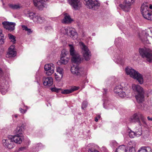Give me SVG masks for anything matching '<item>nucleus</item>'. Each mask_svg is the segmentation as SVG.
Wrapping results in <instances>:
<instances>
[{
	"mask_svg": "<svg viewBox=\"0 0 152 152\" xmlns=\"http://www.w3.org/2000/svg\"><path fill=\"white\" fill-rule=\"evenodd\" d=\"M126 74L129 75L132 78L137 80L140 84L143 83V78L142 76L137 71L132 68L131 67H127L125 69Z\"/></svg>",
	"mask_w": 152,
	"mask_h": 152,
	"instance_id": "obj_1",
	"label": "nucleus"
},
{
	"mask_svg": "<svg viewBox=\"0 0 152 152\" xmlns=\"http://www.w3.org/2000/svg\"><path fill=\"white\" fill-rule=\"evenodd\" d=\"M139 53L142 57L149 63H152V50L148 48L144 47L140 48Z\"/></svg>",
	"mask_w": 152,
	"mask_h": 152,
	"instance_id": "obj_2",
	"label": "nucleus"
},
{
	"mask_svg": "<svg viewBox=\"0 0 152 152\" xmlns=\"http://www.w3.org/2000/svg\"><path fill=\"white\" fill-rule=\"evenodd\" d=\"M140 37L144 43L150 44L149 40L152 39V29H148L143 31Z\"/></svg>",
	"mask_w": 152,
	"mask_h": 152,
	"instance_id": "obj_3",
	"label": "nucleus"
},
{
	"mask_svg": "<svg viewBox=\"0 0 152 152\" xmlns=\"http://www.w3.org/2000/svg\"><path fill=\"white\" fill-rule=\"evenodd\" d=\"M28 17L30 19H32L35 23H42L45 21L43 17L33 12L29 13L28 15Z\"/></svg>",
	"mask_w": 152,
	"mask_h": 152,
	"instance_id": "obj_4",
	"label": "nucleus"
},
{
	"mask_svg": "<svg viewBox=\"0 0 152 152\" xmlns=\"http://www.w3.org/2000/svg\"><path fill=\"white\" fill-rule=\"evenodd\" d=\"M79 44L81 48L82 49V53L83 54L85 60L86 61H88L90 60L91 55L90 52L88 48L82 42L79 43Z\"/></svg>",
	"mask_w": 152,
	"mask_h": 152,
	"instance_id": "obj_5",
	"label": "nucleus"
},
{
	"mask_svg": "<svg viewBox=\"0 0 152 152\" xmlns=\"http://www.w3.org/2000/svg\"><path fill=\"white\" fill-rule=\"evenodd\" d=\"M71 71L73 74L79 77L82 76L85 73L84 68L78 66H72Z\"/></svg>",
	"mask_w": 152,
	"mask_h": 152,
	"instance_id": "obj_6",
	"label": "nucleus"
},
{
	"mask_svg": "<svg viewBox=\"0 0 152 152\" xmlns=\"http://www.w3.org/2000/svg\"><path fill=\"white\" fill-rule=\"evenodd\" d=\"M86 4L90 9L96 10L100 6V3L97 0H86Z\"/></svg>",
	"mask_w": 152,
	"mask_h": 152,
	"instance_id": "obj_7",
	"label": "nucleus"
},
{
	"mask_svg": "<svg viewBox=\"0 0 152 152\" xmlns=\"http://www.w3.org/2000/svg\"><path fill=\"white\" fill-rule=\"evenodd\" d=\"M135 0H125L122 4L119 5V6L125 11L128 12L130 9V6L135 1Z\"/></svg>",
	"mask_w": 152,
	"mask_h": 152,
	"instance_id": "obj_8",
	"label": "nucleus"
},
{
	"mask_svg": "<svg viewBox=\"0 0 152 152\" xmlns=\"http://www.w3.org/2000/svg\"><path fill=\"white\" fill-rule=\"evenodd\" d=\"M2 144L4 146L9 149H12L15 146L12 139L10 136L8 138L2 140Z\"/></svg>",
	"mask_w": 152,
	"mask_h": 152,
	"instance_id": "obj_9",
	"label": "nucleus"
},
{
	"mask_svg": "<svg viewBox=\"0 0 152 152\" xmlns=\"http://www.w3.org/2000/svg\"><path fill=\"white\" fill-rule=\"evenodd\" d=\"M55 68L54 65L52 63L46 64L44 67L46 73L48 75H50L53 73Z\"/></svg>",
	"mask_w": 152,
	"mask_h": 152,
	"instance_id": "obj_10",
	"label": "nucleus"
},
{
	"mask_svg": "<svg viewBox=\"0 0 152 152\" xmlns=\"http://www.w3.org/2000/svg\"><path fill=\"white\" fill-rule=\"evenodd\" d=\"M69 4L75 10H78L82 6L80 0H68Z\"/></svg>",
	"mask_w": 152,
	"mask_h": 152,
	"instance_id": "obj_11",
	"label": "nucleus"
},
{
	"mask_svg": "<svg viewBox=\"0 0 152 152\" xmlns=\"http://www.w3.org/2000/svg\"><path fill=\"white\" fill-rule=\"evenodd\" d=\"M3 27L10 31H13L15 28V23L4 21L2 23Z\"/></svg>",
	"mask_w": 152,
	"mask_h": 152,
	"instance_id": "obj_12",
	"label": "nucleus"
},
{
	"mask_svg": "<svg viewBox=\"0 0 152 152\" xmlns=\"http://www.w3.org/2000/svg\"><path fill=\"white\" fill-rule=\"evenodd\" d=\"M47 0H33L34 5L39 10H42L45 7V2Z\"/></svg>",
	"mask_w": 152,
	"mask_h": 152,
	"instance_id": "obj_13",
	"label": "nucleus"
},
{
	"mask_svg": "<svg viewBox=\"0 0 152 152\" xmlns=\"http://www.w3.org/2000/svg\"><path fill=\"white\" fill-rule=\"evenodd\" d=\"M140 113H137L133 114L129 118V121L132 123L137 122L141 126V123L139 118Z\"/></svg>",
	"mask_w": 152,
	"mask_h": 152,
	"instance_id": "obj_14",
	"label": "nucleus"
},
{
	"mask_svg": "<svg viewBox=\"0 0 152 152\" xmlns=\"http://www.w3.org/2000/svg\"><path fill=\"white\" fill-rule=\"evenodd\" d=\"M132 88L134 91L137 94L145 93L143 89L139 85L133 84Z\"/></svg>",
	"mask_w": 152,
	"mask_h": 152,
	"instance_id": "obj_15",
	"label": "nucleus"
},
{
	"mask_svg": "<svg viewBox=\"0 0 152 152\" xmlns=\"http://www.w3.org/2000/svg\"><path fill=\"white\" fill-rule=\"evenodd\" d=\"M16 52L15 50L14 45H11L9 48L7 54L6 55L7 57H14L16 55Z\"/></svg>",
	"mask_w": 152,
	"mask_h": 152,
	"instance_id": "obj_16",
	"label": "nucleus"
},
{
	"mask_svg": "<svg viewBox=\"0 0 152 152\" xmlns=\"http://www.w3.org/2000/svg\"><path fill=\"white\" fill-rule=\"evenodd\" d=\"M67 31H69L70 32L68 35L69 36L73 39H76L77 37V34L75 29L71 27H69L68 29L66 30Z\"/></svg>",
	"mask_w": 152,
	"mask_h": 152,
	"instance_id": "obj_17",
	"label": "nucleus"
},
{
	"mask_svg": "<svg viewBox=\"0 0 152 152\" xmlns=\"http://www.w3.org/2000/svg\"><path fill=\"white\" fill-rule=\"evenodd\" d=\"M71 60L73 63L78 64L81 63L83 60V58L81 56L78 54L72 56Z\"/></svg>",
	"mask_w": 152,
	"mask_h": 152,
	"instance_id": "obj_18",
	"label": "nucleus"
},
{
	"mask_svg": "<svg viewBox=\"0 0 152 152\" xmlns=\"http://www.w3.org/2000/svg\"><path fill=\"white\" fill-rule=\"evenodd\" d=\"M11 139H12V141L17 144H20L23 139V136L15 135L14 136H11Z\"/></svg>",
	"mask_w": 152,
	"mask_h": 152,
	"instance_id": "obj_19",
	"label": "nucleus"
},
{
	"mask_svg": "<svg viewBox=\"0 0 152 152\" xmlns=\"http://www.w3.org/2000/svg\"><path fill=\"white\" fill-rule=\"evenodd\" d=\"M79 88V87L73 86L70 89H65L62 91L61 92V93L64 94H69L78 90Z\"/></svg>",
	"mask_w": 152,
	"mask_h": 152,
	"instance_id": "obj_20",
	"label": "nucleus"
},
{
	"mask_svg": "<svg viewBox=\"0 0 152 152\" xmlns=\"http://www.w3.org/2000/svg\"><path fill=\"white\" fill-rule=\"evenodd\" d=\"M145 93L137 94L135 97L137 102L139 103H142L145 100L144 94Z\"/></svg>",
	"mask_w": 152,
	"mask_h": 152,
	"instance_id": "obj_21",
	"label": "nucleus"
},
{
	"mask_svg": "<svg viewBox=\"0 0 152 152\" xmlns=\"http://www.w3.org/2000/svg\"><path fill=\"white\" fill-rule=\"evenodd\" d=\"M43 84L45 86H51L53 83V80L51 77H48L44 79Z\"/></svg>",
	"mask_w": 152,
	"mask_h": 152,
	"instance_id": "obj_22",
	"label": "nucleus"
},
{
	"mask_svg": "<svg viewBox=\"0 0 152 152\" xmlns=\"http://www.w3.org/2000/svg\"><path fill=\"white\" fill-rule=\"evenodd\" d=\"M143 17L148 20H151L152 18V15L149 11L142 13Z\"/></svg>",
	"mask_w": 152,
	"mask_h": 152,
	"instance_id": "obj_23",
	"label": "nucleus"
},
{
	"mask_svg": "<svg viewBox=\"0 0 152 152\" xmlns=\"http://www.w3.org/2000/svg\"><path fill=\"white\" fill-rule=\"evenodd\" d=\"M143 17L148 20H151L152 18V15L149 11L142 13Z\"/></svg>",
	"mask_w": 152,
	"mask_h": 152,
	"instance_id": "obj_24",
	"label": "nucleus"
},
{
	"mask_svg": "<svg viewBox=\"0 0 152 152\" xmlns=\"http://www.w3.org/2000/svg\"><path fill=\"white\" fill-rule=\"evenodd\" d=\"M24 128L22 126H17L16 130H15V132L16 135L20 136V134H21L23 132Z\"/></svg>",
	"mask_w": 152,
	"mask_h": 152,
	"instance_id": "obj_25",
	"label": "nucleus"
},
{
	"mask_svg": "<svg viewBox=\"0 0 152 152\" xmlns=\"http://www.w3.org/2000/svg\"><path fill=\"white\" fill-rule=\"evenodd\" d=\"M69 60V58L67 57L63 56L61 57L60 60L58 61L61 64H66Z\"/></svg>",
	"mask_w": 152,
	"mask_h": 152,
	"instance_id": "obj_26",
	"label": "nucleus"
},
{
	"mask_svg": "<svg viewBox=\"0 0 152 152\" xmlns=\"http://www.w3.org/2000/svg\"><path fill=\"white\" fill-rule=\"evenodd\" d=\"M115 152H127L126 147L124 145H121L116 149Z\"/></svg>",
	"mask_w": 152,
	"mask_h": 152,
	"instance_id": "obj_27",
	"label": "nucleus"
},
{
	"mask_svg": "<svg viewBox=\"0 0 152 152\" xmlns=\"http://www.w3.org/2000/svg\"><path fill=\"white\" fill-rule=\"evenodd\" d=\"M69 46L70 48V54L72 57L78 54L75 51L73 46L72 45L69 44Z\"/></svg>",
	"mask_w": 152,
	"mask_h": 152,
	"instance_id": "obj_28",
	"label": "nucleus"
},
{
	"mask_svg": "<svg viewBox=\"0 0 152 152\" xmlns=\"http://www.w3.org/2000/svg\"><path fill=\"white\" fill-rule=\"evenodd\" d=\"M88 147V152H95L96 151H97L96 149L95 145L93 144H89Z\"/></svg>",
	"mask_w": 152,
	"mask_h": 152,
	"instance_id": "obj_29",
	"label": "nucleus"
},
{
	"mask_svg": "<svg viewBox=\"0 0 152 152\" xmlns=\"http://www.w3.org/2000/svg\"><path fill=\"white\" fill-rule=\"evenodd\" d=\"M123 87L121 85L117 86L114 89V92L117 95H118L123 90Z\"/></svg>",
	"mask_w": 152,
	"mask_h": 152,
	"instance_id": "obj_30",
	"label": "nucleus"
},
{
	"mask_svg": "<svg viewBox=\"0 0 152 152\" xmlns=\"http://www.w3.org/2000/svg\"><path fill=\"white\" fill-rule=\"evenodd\" d=\"M72 20L70 16L66 14L65 15L62 22L64 23H69L71 22Z\"/></svg>",
	"mask_w": 152,
	"mask_h": 152,
	"instance_id": "obj_31",
	"label": "nucleus"
},
{
	"mask_svg": "<svg viewBox=\"0 0 152 152\" xmlns=\"http://www.w3.org/2000/svg\"><path fill=\"white\" fill-rule=\"evenodd\" d=\"M149 8L148 6L146 4L143 3L141 7V13L144 12H145L148 11Z\"/></svg>",
	"mask_w": 152,
	"mask_h": 152,
	"instance_id": "obj_32",
	"label": "nucleus"
},
{
	"mask_svg": "<svg viewBox=\"0 0 152 152\" xmlns=\"http://www.w3.org/2000/svg\"><path fill=\"white\" fill-rule=\"evenodd\" d=\"M56 72L60 74L59 78H62L63 75V71L62 68L58 66L56 68Z\"/></svg>",
	"mask_w": 152,
	"mask_h": 152,
	"instance_id": "obj_33",
	"label": "nucleus"
},
{
	"mask_svg": "<svg viewBox=\"0 0 152 152\" xmlns=\"http://www.w3.org/2000/svg\"><path fill=\"white\" fill-rule=\"evenodd\" d=\"M4 37L2 33V31L0 28V45L3 44L4 42Z\"/></svg>",
	"mask_w": 152,
	"mask_h": 152,
	"instance_id": "obj_34",
	"label": "nucleus"
},
{
	"mask_svg": "<svg viewBox=\"0 0 152 152\" xmlns=\"http://www.w3.org/2000/svg\"><path fill=\"white\" fill-rule=\"evenodd\" d=\"M8 6L10 8L13 10L17 9L20 8V6L18 4H9Z\"/></svg>",
	"mask_w": 152,
	"mask_h": 152,
	"instance_id": "obj_35",
	"label": "nucleus"
},
{
	"mask_svg": "<svg viewBox=\"0 0 152 152\" xmlns=\"http://www.w3.org/2000/svg\"><path fill=\"white\" fill-rule=\"evenodd\" d=\"M22 28L23 30H24L26 31H27V34L28 35L31 34L32 32L31 29L28 28L27 27L23 25L22 26Z\"/></svg>",
	"mask_w": 152,
	"mask_h": 152,
	"instance_id": "obj_36",
	"label": "nucleus"
},
{
	"mask_svg": "<svg viewBox=\"0 0 152 152\" xmlns=\"http://www.w3.org/2000/svg\"><path fill=\"white\" fill-rule=\"evenodd\" d=\"M8 36L9 39L11 40V41L12 42V43L13 44L15 43L16 41L15 37V36L10 34H8Z\"/></svg>",
	"mask_w": 152,
	"mask_h": 152,
	"instance_id": "obj_37",
	"label": "nucleus"
},
{
	"mask_svg": "<svg viewBox=\"0 0 152 152\" xmlns=\"http://www.w3.org/2000/svg\"><path fill=\"white\" fill-rule=\"evenodd\" d=\"M68 27H67L66 28H62L61 30V32H62L63 34H67L68 35L70 32L69 31H67L66 30L68 29Z\"/></svg>",
	"mask_w": 152,
	"mask_h": 152,
	"instance_id": "obj_38",
	"label": "nucleus"
},
{
	"mask_svg": "<svg viewBox=\"0 0 152 152\" xmlns=\"http://www.w3.org/2000/svg\"><path fill=\"white\" fill-rule=\"evenodd\" d=\"M139 118L141 119L142 121L144 124H146L145 118L141 113H140L139 115Z\"/></svg>",
	"mask_w": 152,
	"mask_h": 152,
	"instance_id": "obj_39",
	"label": "nucleus"
},
{
	"mask_svg": "<svg viewBox=\"0 0 152 152\" xmlns=\"http://www.w3.org/2000/svg\"><path fill=\"white\" fill-rule=\"evenodd\" d=\"M135 133L136 137H139L142 134V131L141 128L138 129L137 130L135 131Z\"/></svg>",
	"mask_w": 152,
	"mask_h": 152,
	"instance_id": "obj_40",
	"label": "nucleus"
},
{
	"mask_svg": "<svg viewBox=\"0 0 152 152\" xmlns=\"http://www.w3.org/2000/svg\"><path fill=\"white\" fill-rule=\"evenodd\" d=\"M143 148L145 152H152V149L149 147L143 146Z\"/></svg>",
	"mask_w": 152,
	"mask_h": 152,
	"instance_id": "obj_41",
	"label": "nucleus"
},
{
	"mask_svg": "<svg viewBox=\"0 0 152 152\" xmlns=\"http://www.w3.org/2000/svg\"><path fill=\"white\" fill-rule=\"evenodd\" d=\"M126 95V93L124 92L123 90L121 91L117 96H119L122 98L125 97Z\"/></svg>",
	"mask_w": 152,
	"mask_h": 152,
	"instance_id": "obj_42",
	"label": "nucleus"
},
{
	"mask_svg": "<svg viewBox=\"0 0 152 152\" xmlns=\"http://www.w3.org/2000/svg\"><path fill=\"white\" fill-rule=\"evenodd\" d=\"M88 103L87 101H83L82 104V109H84V108H86L87 106Z\"/></svg>",
	"mask_w": 152,
	"mask_h": 152,
	"instance_id": "obj_43",
	"label": "nucleus"
},
{
	"mask_svg": "<svg viewBox=\"0 0 152 152\" xmlns=\"http://www.w3.org/2000/svg\"><path fill=\"white\" fill-rule=\"evenodd\" d=\"M129 136L131 138H133L134 136H136V134L135 132L131 131L129 132Z\"/></svg>",
	"mask_w": 152,
	"mask_h": 152,
	"instance_id": "obj_44",
	"label": "nucleus"
},
{
	"mask_svg": "<svg viewBox=\"0 0 152 152\" xmlns=\"http://www.w3.org/2000/svg\"><path fill=\"white\" fill-rule=\"evenodd\" d=\"M60 88H53L51 89V90L52 91L56 92H58L60 90Z\"/></svg>",
	"mask_w": 152,
	"mask_h": 152,
	"instance_id": "obj_45",
	"label": "nucleus"
},
{
	"mask_svg": "<svg viewBox=\"0 0 152 152\" xmlns=\"http://www.w3.org/2000/svg\"><path fill=\"white\" fill-rule=\"evenodd\" d=\"M60 76V74H59L58 73H55V77L56 80H61V79L62 78H59V76Z\"/></svg>",
	"mask_w": 152,
	"mask_h": 152,
	"instance_id": "obj_46",
	"label": "nucleus"
},
{
	"mask_svg": "<svg viewBox=\"0 0 152 152\" xmlns=\"http://www.w3.org/2000/svg\"><path fill=\"white\" fill-rule=\"evenodd\" d=\"M0 90L2 94H4L5 93L7 92V90L5 88H1L0 87Z\"/></svg>",
	"mask_w": 152,
	"mask_h": 152,
	"instance_id": "obj_47",
	"label": "nucleus"
},
{
	"mask_svg": "<svg viewBox=\"0 0 152 152\" xmlns=\"http://www.w3.org/2000/svg\"><path fill=\"white\" fill-rule=\"evenodd\" d=\"M67 53V52L66 51H65L63 50H62L61 52V57L62 56H66V55Z\"/></svg>",
	"mask_w": 152,
	"mask_h": 152,
	"instance_id": "obj_48",
	"label": "nucleus"
},
{
	"mask_svg": "<svg viewBox=\"0 0 152 152\" xmlns=\"http://www.w3.org/2000/svg\"><path fill=\"white\" fill-rule=\"evenodd\" d=\"M103 95L104 97H105L106 96V94H107V90L106 88L103 89Z\"/></svg>",
	"mask_w": 152,
	"mask_h": 152,
	"instance_id": "obj_49",
	"label": "nucleus"
},
{
	"mask_svg": "<svg viewBox=\"0 0 152 152\" xmlns=\"http://www.w3.org/2000/svg\"><path fill=\"white\" fill-rule=\"evenodd\" d=\"M107 102L106 101V100L105 99L104 101V103H103V106L104 107L105 109H107L108 108L107 107H106V106L107 105Z\"/></svg>",
	"mask_w": 152,
	"mask_h": 152,
	"instance_id": "obj_50",
	"label": "nucleus"
},
{
	"mask_svg": "<svg viewBox=\"0 0 152 152\" xmlns=\"http://www.w3.org/2000/svg\"><path fill=\"white\" fill-rule=\"evenodd\" d=\"M137 152H145L143 148V146L141 147L138 150Z\"/></svg>",
	"mask_w": 152,
	"mask_h": 152,
	"instance_id": "obj_51",
	"label": "nucleus"
},
{
	"mask_svg": "<svg viewBox=\"0 0 152 152\" xmlns=\"http://www.w3.org/2000/svg\"><path fill=\"white\" fill-rule=\"evenodd\" d=\"M26 149V148L25 147H21L19 149L18 151H23L24 150Z\"/></svg>",
	"mask_w": 152,
	"mask_h": 152,
	"instance_id": "obj_52",
	"label": "nucleus"
},
{
	"mask_svg": "<svg viewBox=\"0 0 152 152\" xmlns=\"http://www.w3.org/2000/svg\"><path fill=\"white\" fill-rule=\"evenodd\" d=\"M52 28V27L50 26H46L45 28V30L46 31L48 30H50Z\"/></svg>",
	"mask_w": 152,
	"mask_h": 152,
	"instance_id": "obj_53",
	"label": "nucleus"
},
{
	"mask_svg": "<svg viewBox=\"0 0 152 152\" xmlns=\"http://www.w3.org/2000/svg\"><path fill=\"white\" fill-rule=\"evenodd\" d=\"M129 152H135L134 148H130L129 150Z\"/></svg>",
	"mask_w": 152,
	"mask_h": 152,
	"instance_id": "obj_54",
	"label": "nucleus"
},
{
	"mask_svg": "<svg viewBox=\"0 0 152 152\" xmlns=\"http://www.w3.org/2000/svg\"><path fill=\"white\" fill-rule=\"evenodd\" d=\"M19 110L20 111V112L22 113H25L26 112V111L25 110H23L21 108H20L19 109Z\"/></svg>",
	"mask_w": 152,
	"mask_h": 152,
	"instance_id": "obj_55",
	"label": "nucleus"
},
{
	"mask_svg": "<svg viewBox=\"0 0 152 152\" xmlns=\"http://www.w3.org/2000/svg\"><path fill=\"white\" fill-rule=\"evenodd\" d=\"M147 119L149 121H152V118H150V117L148 116L147 117Z\"/></svg>",
	"mask_w": 152,
	"mask_h": 152,
	"instance_id": "obj_56",
	"label": "nucleus"
},
{
	"mask_svg": "<svg viewBox=\"0 0 152 152\" xmlns=\"http://www.w3.org/2000/svg\"><path fill=\"white\" fill-rule=\"evenodd\" d=\"M95 121L96 122H97L98 121V119L97 117H95Z\"/></svg>",
	"mask_w": 152,
	"mask_h": 152,
	"instance_id": "obj_57",
	"label": "nucleus"
},
{
	"mask_svg": "<svg viewBox=\"0 0 152 152\" xmlns=\"http://www.w3.org/2000/svg\"><path fill=\"white\" fill-rule=\"evenodd\" d=\"M2 73V71L1 70V68H0V76H1Z\"/></svg>",
	"mask_w": 152,
	"mask_h": 152,
	"instance_id": "obj_58",
	"label": "nucleus"
},
{
	"mask_svg": "<svg viewBox=\"0 0 152 152\" xmlns=\"http://www.w3.org/2000/svg\"><path fill=\"white\" fill-rule=\"evenodd\" d=\"M149 8L151 9H152V5H150Z\"/></svg>",
	"mask_w": 152,
	"mask_h": 152,
	"instance_id": "obj_59",
	"label": "nucleus"
},
{
	"mask_svg": "<svg viewBox=\"0 0 152 152\" xmlns=\"http://www.w3.org/2000/svg\"><path fill=\"white\" fill-rule=\"evenodd\" d=\"M97 117L99 119L101 118V116L99 115L97 116Z\"/></svg>",
	"mask_w": 152,
	"mask_h": 152,
	"instance_id": "obj_60",
	"label": "nucleus"
},
{
	"mask_svg": "<svg viewBox=\"0 0 152 152\" xmlns=\"http://www.w3.org/2000/svg\"><path fill=\"white\" fill-rule=\"evenodd\" d=\"M13 116H14L15 117V118H17L18 117V115H14Z\"/></svg>",
	"mask_w": 152,
	"mask_h": 152,
	"instance_id": "obj_61",
	"label": "nucleus"
},
{
	"mask_svg": "<svg viewBox=\"0 0 152 152\" xmlns=\"http://www.w3.org/2000/svg\"><path fill=\"white\" fill-rule=\"evenodd\" d=\"M117 40H118V39H116L115 40V42H117Z\"/></svg>",
	"mask_w": 152,
	"mask_h": 152,
	"instance_id": "obj_62",
	"label": "nucleus"
},
{
	"mask_svg": "<svg viewBox=\"0 0 152 152\" xmlns=\"http://www.w3.org/2000/svg\"><path fill=\"white\" fill-rule=\"evenodd\" d=\"M143 110H146V109H145V108H144V109H143Z\"/></svg>",
	"mask_w": 152,
	"mask_h": 152,
	"instance_id": "obj_63",
	"label": "nucleus"
},
{
	"mask_svg": "<svg viewBox=\"0 0 152 152\" xmlns=\"http://www.w3.org/2000/svg\"><path fill=\"white\" fill-rule=\"evenodd\" d=\"M95 152H99V151H98L97 150V151H96Z\"/></svg>",
	"mask_w": 152,
	"mask_h": 152,
	"instance_id": "obj_64",
	"label": "nucleus"
}]
</instances>
